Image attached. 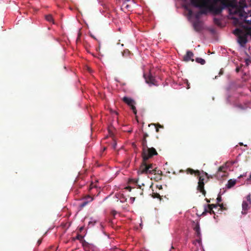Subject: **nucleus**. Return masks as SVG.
Instances as JSON below:
<instances>
[{
  "label": "nucleus",
  "mask_w": 251,
  "mask_h": 251,
  "mask_svg": "<svg viewBox=\"0 0 251 251\" xmlns=\"http://www.w3.org/2000/svg\"><path fill=\"white\" fill-rule=\"evenodd\" d=\"M229 2L231 3V5L228 6L227 7H230L229 10L231 14H234L239 16L241 19L244 20V23L251 25V20H247L249 15H250L251 11L249 10V13H247L244 10V8L247 7V3L244 0H240L239 3L236 2L230 1Z\"/></svg>",
  "instance_id": "f03ea898"
},
{
  "label": "nucleus",
  "mask_w": 251,
  "mask_h": 251,
  "mask_svg": "<svg viewBox=\"0 0 251 251\" xmlns=\"http://www.w3.org/2000/svg\"><path fill=\"white\" fill-rule=\"evenodd\" d=\"M240 145H243V143H240Z\"/></svg>",
  "instance_id": "09e8293b"
},
{
  "label": "nucleus",
  "mask_w": 251,
  "mask_h": 251,
  "mask_svg": "<svg viewBox=\"0 0 251 251\" xmlns=\"http://www.w3.org/2000/svg\"><path fill=\"white\" fill-rule=\"evenodd\" d=\"M193 27L196 31H200L202 28V23L199 20L194 22L193 23Z\"/></svg>",
  "instance_id": "f8f14e48"
},
{
  "label": "nucleus",
  "mask_w": 251,
  "mask_h": 251,
  "mask_svg": "<svg viewBox=\"0 0 251 251\" xmlns=\"http://www.w3.org/2000/svg\"><path fill=\"white\" fill-rule=\"evenodd\" d=\"M155 128L156 132H159V128H157V127H155Z\"/></svg>",
  "instance_id": "e433bc0d"
},
{
  "label": "nucleus",
  "mask_w": 251,
  "mask_h": 251,
  "mask_svg": "<svg viewBox=\"0 0 251 251\" xmlns=\"http://www.w3.org/2000/svg\"><path fill=\"white\" fill-rule=\"evenodd\" d=\"M216 205H217V207L218 206L220 207L221 209H224V205L223 203H221V204H220V203H218L217 204H215Z\"/></svg>",
  "instance_id": "c756f323"
},
{
  "label": "nucleus",
  "mask_w": 251,
  "mask_h": 251,
  "mask_svg": "<svg viewBox=\"0 0 251 251\" xmlns=\"http://www.w3.org/2000/svg\"><path fill=\"white\" fill-rule=\"evenodd\" d=\"M116 143H115V144H114V146H113V148H115V147H116Z\"/></svg>",
  "instance_id": "79ce46f5"
},
{
  "label": "nucleus",
  "mask_w": 251,
  "mask_h": 251,
  "mask_svg": "<svg viewBox=\"0 0 251 251\" xmlns=\"http://www.w3.org/2000/svg\"><path fill=\"white\" fill-rule=\"evenodd\" d=\"M142 157L143 159L142 162L137 171L138 175L142 174H160L161 173V171L158 169L153 164L147 162L150 158L145 159L143 153H142Z\"/></svg>",
  "instance_id": "7ed1b4c3"
},
{
  "label": "nucleus",
  "mask_w": 251,
  "mask_h": 251,
  "mask_svg": "<svg viewBox=\"0 0 251 251\" xmlns=\"http://www.w3.org/2000/svg\"><path fill=\"white\" fill-rule=\"evenodd\" d=\"M75 239L79 240L82 243L83 247L85 249L92 246V245L90 244L85 240H83V236L79 234L77 235Z\"/></svg>",
  "instance_id": "9d476101"
},
{
  "label": "nucleus",
  "mask_w": 251,
  "mask_h": 251,
  "mask_svg": "<svg viewBox=\"0 0 251 251\" xmlns=\"http://www.w3.org/2000/svg\"><path fill=\"white\" fill-rule=\"evenodd\" d=\"M124 6H125V8L126 9H129L130 8V5L126 4H126H125Z\"/></svg>",
  "instance_id": "7c9ffc66"
},
{
  "label": "nucleus",
  "mask_w": 251,
  "mask_h": 251,
  "mask_svg": "<svg viewBox=\"0 0 251 251\" xmlns=\"http://www.w3.org/2000/svg\"><path fill=\"white\" fill-rule=\"evenodd\" d=\"M122 100L128 106L131 105L133 104H135V101L130 98L124 97Z\"/></svg>",
  "instance_id": "2eb2a0df"
},
{
  "label": "nucleus",
  "mask_w": 251,
  "mask_h": 251,
  "mask_svg": "<svg viewBox=\"0 0 251 251\" xmlns=\"http://www.w3.org/2000/svg\"><path fill=\"white\" fill-rule=\"evenodd\" d=\"M244 29V31L245 32L246 35L248 37V35L251 37V27H249L246 25H242Z\"/></svg>",
  "instance_id": "dca6fc26"
},
{
  "label": "nucleus",
  "mask_w": 251,
  "mask_h": 251,
  "mask_svg": "<svg viewBox=\"0 0 251 251\" xmlns=\"http://www.w3.org/2000/svg\"><path fill=\"white\" fill-rule=\"evenodd\" d=\"M138 180H139V179H137L136 180H135L134 182L136 184H137V185H138V188L141 189L142 190V191H143V189L142 188V184H138ZM143 191H142L140 193V195H143Z\"/></svg>",
  "instance_id": "5701e85b"
},
{
  "label": "nucleus",
  "mask_w": 251,
  "mask_h": 251,
  "mask_svg": "<svg viewBox=\"0 0 251 251\" xmlns=\"http://www.w3.org/2000/svg\"><path fill=\"white\" fill-rule=\"evenodd\" d=\"M246 199H247V201H246L249 202V204H251V195L250 194L248 195L247 196Z\"/></svg>",
  "instance_id": "a878e982"
},
{
  "label": "nucleus",
  "mask_w": 251,
  "mask_h": 251,
  "mask_svg": "<svg viewBox=\"0 0 251 251\" xmlns=\"http://www.w3.org/2000/svg\"><path fill=\"white\" fill-rule=\"evenodd\" d=\"M154 175H155V176L154 178V179L155 181H157L159 180H161L162 179V172L160 174H154Z\"/></svg>",
  "instance_id": "aec40b11"
},
{
  "label": "nucleus",
  "mask_w": 251,
  "mask_h": 251,
  "mask_svg": "<svg viewBox=\"0 0 251 251\" xmlns=\"http://www.w3.org/2000/svg\"><path fill=\"white\" fill-rule=\"evenodd\" d=\"M203 174H204L206 176H207V178H209V176H208V174H207V173L203 172Z\"/></svg>",
  "instance_id": "473e14b6"
},
{
  "label": "nucleus",
  "mask_w": 251,
  "mask_h": 251,
  "mask_svg": "<svg viewBox=\"0 0 251 251\" xmlns=\"http://www.w3.org/2000/svg\"><path fill=\"white\" fill-rule=\"evenodd\" d=\"M134 104H133L131 105H130L129 106L130 107L131 109L132 110L134 114L135 115H136L137 114V110H136V107L135 106Z\"/></svg>",
  "instance_id": "b1692460"
},
{
  "label": "nucleus",
  "mask_w": 251,
  "mask_h": 251,
  "mask_svg": "<svg viewBox=\"0 0 251 251\" xmlns=\"http://www.w3.org/2000/svg\"><path fill=\"white\" fill-rule=\"evenodd\" d=\"M214 22L215 24L218 25H220V20L217 18H214Z\"/></svg>",
  "instance_id": "bb28decb"
},
{
  "label": "nucleus",
  "mask_w": 251,
  "mask_h": 251,
  "mask_svg": "<svg viewBox=\"0 0 251 251\" xmlns=\"http://www.w3.org/2000/svg\"><path fill=\"white\" fill-rule=\"evenodd\" d=\"M154 126L155 127H157V128H164V126H163L162 125H160L158 123H157V124H150L149 125V126Z\"/></svg>",
  "instance_id": "4be33fe9"
},
{
  "label": "nucleus",
  "mask_w": 251,
  "mask_h": 251,
  "mask_svg": "<svg viewBox=\"0 0 251 251\" xmlns=\"http://www.w3.org/2000/svg\"><path fill=\"white\" fill-rule=\"evenodd\" d=\"M226 167L224 166H220L218 170L215 177L219 179L226 176Z\"/></svg>",
  "instance_id": "0eeeda50"
},
{
  "label": "nucleus",
  "mask_w": 251,
  "mask_h": 251,
  "mask_svg": "<svg viewBox=\"0 0 251 251\" xmlns=\"http://www.w3.org/2000/svg\"><path fill=\"white\" fill-rule=\"evenodd\" d=\"M249 179H251V174L250 175Z\"/></svg>",
  "instance_id": "37998d69"
},
{
  "label": "nucleus",
  "mask_w": 251,
  "mask_h": 251,
  "mask_svg": "<svg viewBox=\"0 0 251 251\" xmlns=\"http://www.w3.org/2000/svg\"><path fill=\"white\" fill-rule=\"evenodd\" d=\"M112 112L113 113H115V114H116V115H118V113H117L116 111H112Z\"/></svg>",
  "instance_id": "ea45409f"
},
{
  "label": "nucleus",
  "mask_w": 251,
  "mask_h": 251,
  "mask_svg": "<svg viewBox=\"0 0 251 251\" xmlns=\"http://www.w3.org/2000/svg\"><path fill=\"white\" fill-rule=\"evenodd\" d=\"M157 187H158L159 189H162V185H159V186L157 185Z\"/></svg>",
  "instance_id": "c9c22d12"
},
{
  "label": "nucleus",
  "mask_w": 251,
  "mask_h": 251,
  "mask_svg": "<svg viewBox=\"0 0 251 251\" xmlns=\"http://www.w3.org/2000/svg\"><path fill=\"white\" fill-rule=\"evenodd\" d=\"M127 189H129V191H131V188L130 187H127Z\"/></svg>",
  "instance_id": "49530a36"
},
{
  "label": "nucleus",
  "mask_w": 251,
  "mask_h": 251,
  "mask_svg": "<svg viewBox=\"0 0 251 251\" xmlns=\"http://www.w3.org/2000/svg\"><path fill=\"white\" fill-rule=\"evenodd\" d=\"M130 200H132V202H133V201L135 200V198H131Z\"/></svg>",
  "instance_id": "58836bf2"
},
{
  "label": "nucleus",
  "mask_w": 251,
  "mask_h": 251,
  "mask_svg": "<svg viewBox=\"0 0 251 251\" xmlns=\"http://www.w3.org/2000/svg\"><path fill=\"white\" fill-rule=\"evenodd\" d=\"M93 200V198L91 196L88 195L84 198V201L80 204V206L81 207H84L89 202L92 201Z\"/></svg>",
  "instance_id": "ddd939ff"
},
{
  "label": "nucleus",
  "mask_w": 251,
  "mask_h": 251,
  "mask_svg": "<svg viewBox=\"0 0 251 251\" xmlns=\"http://www.w3.org/2000/svg\"><path fill=\"white\" fill-rule=\"evenodd\" d=\"M91 37H93L94 39H96V38L95 37V36L91 35Z\"/></svg>",
  "instance_id": "c03bdc74"
},
{
  "label": "nucleus",
  "mask_w": 251,
  "mask_h": 251,
  "mask_svg": "<svg viewBox=\"0 0 251 251\" xmlns=\"http://www.w3.org/2000/svg\"><path fill=\"white\" fill-rule=\"evenodd\" d=\"M142 186H144V183H142Z\"/></svg>",
  "instance_id": "de8ad7c7"
},
{
  "label": "nucleus",
  "mask_w": 251,
  "mask_h": 251,
  "mask_svg": "<svg viewBox=\"0 0 251 251\" xmlns=\"http://www.w3.org/2000/svg\"><path fill=\"white\" fill-rule=\"evenodd\" d=\"M187 174H190L191 175L194 174L195 176H199L198 185L197 189L200 191L203 195L205 196L206 191L204 189V178L203 176H200L201 173L199 170H194L191 168H188L186 171Z\"/></svg>",
  "instance_id": "39448f33"
},
{
  "label": "nucleus",
  "mask_w": 251,
  "mask_h": 251,
  "mask_svg": "<svg viewBox=\"0 0 251 251\" xmlns=\"http://www.w3.org/2000/svg\"><path fill=\"white\" fill-rule=\"evenodd\" d=\"M217 205H216L214 204H207V205H205L204 207V211L202 212V215H205L207 213H209L210 214H215L214 211L213 210V208H217Z\"/></svg>",
  "instance_id": "6e6552de"
},
{
  "label": "nucleus",
  "mask_w": 251,
  "mask_h": 251,
  "mask_svg": "<svg viewBox=\"0 0 251 251\" xmlns=\"http://www.w3.org/2000/svg\"><path fill=\"white\" fill-rule=\"evenodd\" d=\"M110 251H124L121 250L118 248H115L114 249H111Z\"/></svg>",
  "instance_id": "c85d7f7f"
},
{
  "label": "nucleus",
  "mask_w": 251,
  "mask_h": 251,
  "mask_svg": "<svg viewBox=\"0 0 251 251\" xmlns=\"http://www.w3.org/2000/svg\"><path fill=\"white\" fill-rule=\"evenodd\" d=\"M144 77L146 80V82L147 83L156 85L155 78L152 75L151 73H150L148 75L144 74Z\"/></svg>",
  "instance_id": "1a4fd4ad"
},
{
  "label": "nucleus",
  "mask_w": 251,
  "mask_h": 251,
  "mask_svg": "<svg viewBox=\"0 0 251 251\" xmlns=\"http://www.w3.org/2000/svg\"><path fill=\"white\" fill-rule=\"evenodd\" d=\"M129 0H125L124 2L123 3V5H124L125 4H126V2L128 1Z\"/></svg>",
  "instance_id": "f704fd0d"
},
{
  "label": "nucleus",
  "mask_w": 251,
  "mask_h": 251,
  "mask_svg": "<svg viewBox=\"0 0 251 251\" xmlns=\"http://www.w3.org/2000/svg\"><path fill=\"white\" fill-rule=\"evenodd\" d=\"M188 14L189 16H192L193 14V11L192 10L190 9L188 11Z\"/></svg>",
  "instance_id": "2f4dec72"
},
{
  "label": "nucleus",
  "mask_w": 251,
  "mask_h": 251,
  "mask_svg": "<svg viewBox=\"0 0 251 251\" xmlns=\"http://www.w3.org/2000/svg\"><path fill=\"white\" fill-rule=\"evenodd\" d=\"M233 33L238 37V42L242 47H244L247 43V36L245 34V32L243 30L239 28L235 29Z\"/></svg>",
  "instance_id": "423d86ee"
},
{
  "label": "nucleus",
  "mask_w": 251,
  "mask_h": 251,
  "mask_svg": "<svg viewBox=\"0 0 251 251\" xmlns=\"http://www.w3.org/2000/svg\"><path fill=\"white\" fill-rule=\"evenodd\" d=\"M250 16H251V13L250 14Z\"/></svg>",
  "instance_id": "603ef678"
},
{
  "label": "nucleus",
  "mask_w": 251,
  "mask_h": 251,
  "mask_svg": "<svg viewBox=\"0 0 251 251\" xmlns=\"http://www.w3.org/2000/svg\"><path fill=\"white\" fill-rule=\"evenodd\" d=\"M236 184V180L234 179H230L228 181L227 184H226V187L227 188H231Z\"/></svg>",
  "instance_id": "f3484780"
},
{
  "label": "nucleus",
  "mask_w": 251,
  "mask_h": 251,
  "mask_svg": "<svg viewBox=\"0 0 251 251\" xmlns=\"http://www.w3.org/2000/svg\"><path fill=\"white\" fill-rule=\"evenodd\" d=\"M217 201L218 203H219L220 202L222 201V197L220 195H219L218 196V197L217 198Z\"/></svg>",
  "instance_id": "cd10ccee"
},
{
  "label": "nucleus",
  "mask_w": 251,
  "mask_h": 251,
  "mask_svg": "<svg viewBox=\"0 0 251 251\" xmlns=\"http://www.w3.org/2000/svg\"><path fill=\"white\" fill-rule=\"evenodd\" d=\"M46 20L50 23L54 24V20L51 15H48L45 16Z\"/></svg>",
  "instance_id": "a211bd4d"
},
{
  "label": "nucleus",
  "mask_w": 251,
  "mask_h": 251,
  "mask_svg": "<svg viewBox=\"0 0 251 251\" xmlns=\"http://www.w3.org/2000/svg\"><path fill=\"white\" fill-rule=\"evenodd\" d=\"M196 61L201 65H204L205 63V60L201 58H197L196 59Z\"/></svg>",
  "instance_id": "412c9836"
},
{
  "label": "nucleus",
  "mask_w": 251,
  "mask_h": 251,
  "mask_svg": "<svg viewBox=\"0 0 251 251\" xmlns=\"http://www.w3.org/2000/svg\"><path fill=\"white\" fill-rule=\"evenodd\" d=\"M236 71L238 72V69H236Z\"/></svg>",
  "instance_id": "3c124183"
},
{
  "label": "nucleus",
  "mask_w": 251,
  "mask_h": 251,
  "mask_svg": "<svg viewBox=\"0 0 251 251\" xmlns=\"http://www.w3.org/2000/svg\"><path fill=\"white\" fill-rule=\"evenodd\" d=\"M83 229H84V227L83 226H81L79 228V230L80 232H81Z\"/></svg>",
  "instance_id": "72a5a7b5"
},
{
  "label": "nucleus",
  "mask_w": 251,
  "mask_h": 251,
  "mask_svg": "<svg viewBox=\"0 0 251 251\" xmlns=\"http://www.w3.org/2000/svg\"><path fill=\"white\" fill-rule=\"evenodd\" d=\"M41 242H42L41 240H39L38 241V244L39 245V244H41Z\"/></svg>",
  "instance_id": "4c0bfd02"
},
{
  "label": "nucleus",
  "mask_w": 251,
  "mask_h": 251,
  "mask_svg": "<svg viewBox=\"0 0 251 251\" xmlns=\"http://www.w3.org/2000/svg\"><path fill=\"white\" fill-rule=\"evenodd\" d=\"M248 61V59H247V60H246V62H247V63H248V62H247V61Z\"/></svg>",
  "instance_id": "8fccbe9b"
},
{
  "label": "nucleus",
  "mask_w": 251,
  "mask_h": 251,
  "mask_svg": "<svg viewBox=\"0 0 251 251\" xmlns=\"http://www.w3.org/2000/svg\"><path fill=\"white\" fill-rule=\"evenodd\" d=\"M251 204H250L249 202L244 201L242 203V214H246L247 211L250 209Z\"/></svg>",
  "instance_id": "4468645a"
},
{
  "label": "nucleus",
  "mask_w": 251,
  "mask_h": 251,
  "mask_svg": "<svg viewBox=\"0 0 251 251\" xmlns=\"http://www.w3.org/2000/svg\"><path fill=\"white\" fill-rule=\"evenodd\" d=\"M194 55V53L192 51L188 50L186 54L183 56V60L185 62L189 61L193 62L194 61L193 59Z\"/></svg>",
  "instance_id": "9b49d317"
},
{
  "label": "nucleus",
  "mask_w": 251,
  "mask_h": 251,
  "mask_svg": "<svg viewBox=\"0 0 251 251\" xmlns=\"http://www.w3.org/2000/svg\"><path fill=\"white\" fill-rule=\"evenodd\" d=\"M149 136L147 133H144L143 139L142 142V151L144 158L147 159L148 158H151L154 155H157V152L156 150L153 148H149L147 145V141L146 138Z\"/></svg>",
  "instance_id": "20e7f679"
},
{
  "label": "nucleus",
  "mask_w": 251,
  "mask_h": 251,
  "mask_svg": "<svg viewBox=\"0 0 251 251\" xmlns=\"http://www.w3.org/2000/svg\"><path fill=\"white\" fill-rule=\"evenodd\" d=\"M191 4L200 9L195 17L199 19L200 15H206L208 12L214 15L220 14L223 10L231 5L229 0H190Z\"/></svg>",
  "instance_id": "f257e3e1"
},
{
  "label": "nucleus",
  "mask_w": 251,
  "mask_h": 251,
  "mask_svg": "<svg viewBox=\"0 0 251 251\" xmlns=\"http://www.w3.org/2000/svg\"><path fill=\"white\" fill-rule=\"evenodd\" d=\"M179 172H181V173H184L185 171L184 170H180L179 171Z\"/></svg>",
  "instance_id": "a19ab883"
},
{
  "label": "nucleus",
  "mask_w": 251,
  "mask_h": 251,
  "mask_svg": "<svg viewBox=\"0 0 251 251\" xmlns=\"http://www.w3.org/2000/svg\"><path fill=\"white\" fill-rule=\"evenodd\" d=\"M189 88H190V87H189V84H187V89H189Z\"/></svg>",
  "instance_id": "a18cd8bd"
},
{
  "label": "nucleus",
  "mask_w": 251,
  "mask_h": 251,
  "mask_svg": "<svg viewBox=\"0 0 251 251\" xmlns=\"http://www.w3.org/2000/svg\"><path fill=\"white\" fill-rule=\"evenodd\" d=\"M194 229L196 231L198 236H199L200 234V227L199 224H197L195 227L194 228Z\"/></svg>",
  "instance_id": "6ab92c4d"
},
{
  "label": "nucleus",
  "mask_w": 251,
  "mask_h": 251,
  "mask_svg": "<svg viewBox=\"0 0 251 251\" xmlns=\"http://www.w3.org/2000/svg\"><path fill=\"white\" fill-rule=\"evenodd\" d=\"M152 197L153 198H158L161 199L160 195L157 193H152Z\"/></svg>",
  "instance_id": "393cba45"
}]
</instances>
